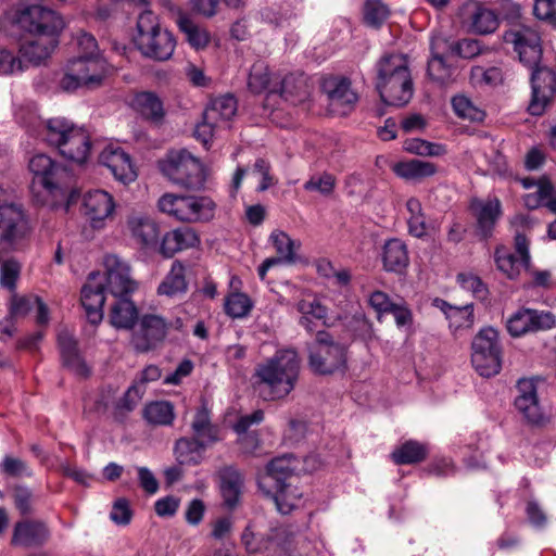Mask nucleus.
Listing matches in <instances>:
<instances>
[{"label":"nucleus","mask_w":556,"mask_h":556,"mask_svg":"<svg viewBox=\"0 0 556 556\" xmlns=\"http://www.w3.org/2000/svg\"><path fill=\"white\" fill-rule=\"evenodd\" d=\"M25 72L20 54L14 49L0 47V76L16 75Z\"/></svg>","instance_id":"obj_58"},{"label":"nucleus","mask_w":556,"mask_h":556,"mask_svg":"<svg viewBox=\"0 0 556 556\" xmlns=\"http://www.w3.org/2000/svg\"><path fill=\"white\" fill-rule=\"evenodd\" d=\"M554 193L555 190L552 182L543 177L539 184L538 191L530 192L523 197L525 205L530 210L545 206L556 214V197Z\"/></svg>","instance_id":"obj_43"},{"label":"nucleus","mask_w":556,"mask_h":556,"mask_svg":"<svg viewBox=\"0 0 556 556\" xmlns=\"http://www.w3.org/2000/svg\"><path fill=\"white\" fill-rule=\"evenodd\" d=\"M99 162L122 184H130L137 178L131 156L117 143H108L99 154Z\"/></svg>","instance_id":"obj_20"},{"label":"nucleus","mask_w":556,"mask_h":556,"mask_svg":"<svg viewBox=\"0 0 556 556\" xmlns=\"http://www.w3.org/2000/svg\"><path fill=\"white\" fill-rule=\"evenodd\" d=\"M90 148L91 143L88 132L84 128L76 126L58 150L65 159L83 164L89 157Z\"/></svg>","instance_id":"obj_28"},{"label":"nucleus","mask_w":556,"mask_h":556,"mask_svg":"<svg viewBox=\"0 0 556 556\" xmlns=\"http://www.w3.org/2000/svg\"><path fill=\"white\" fill-rule=\"evenodd\" d=\"M157 207L162 213L186 222V195L165 193L159 199Z\"/></svg>","instance_id":"obj_51"},{"label":"nucleus","mask_w":556,"mask_h":556,"mask_svg":"<svg viewBox=\"0 0 556 556\" xmlns=\"http://www.w3.org/2000/svg\"><path fill=\"white\" fill-rule=\"evenodd\" d=\"M59 45L56 39H47L41 36L24 38L17 46L20 58L25 71L31 66H40L53 53Z\"/></svg>","instance_id":"obj_22"},{"label":"nucleus","mask_w":556,"mask_h":556,"mask_svg":"<svg viewBox=\"0 0 556 556\" xmlns=\"http://www.w3.org/2000/svg\"><path fill=\"white\" fill-rule=\"evenodd\" d=\"M81 54L70 61L60 80V88L72 92L81 87L96 88L110 74L111 67L100 54L97 40L89 34H83L78 39Z\"/></svg>","instance_id":"obj_4"},{"label":"nucleus","mask_w":556,"mask_h":556,"mask_svg":"<svg viewBox=\"0 0 556 556\" xmlns=\"http://www.w3.org/2000/svg\"><path fill=\"white\" fill-rule=\"evenodd\" d=\"M58 346L62 364L65 368L81 378L90 376V367L79 353L78 342L68 331L63 330L59 332Z\"/></svg>","instance_id":"obj_25"},{"label":"nucleus","mask_w":556,"mask_h":556,"mask_svg":"<svg viewBox=\"0 0 556 556\" xmlns=\"http://www.w3.org/2000/svg\"><path fill=\"white\" fill-rule=\"evenodd\" d=\"M105 273L101 274L100 281H103L105 289L115 298L127 296L132 293L137 285L130 278V268L117 255L108 254L103 258Z\"/></svg>","instance_id":"obj_16"},{"label":"nucleus","mask_w":556,"mask_h":556,"mask_svg":"<svg viewBox=\"0 0 556 556\" xmlns=\"http://www.w3.org/2000/svg\"><path fill=\"white\" fill-rule=\"evenodd\" d=\"M194 369V363L189 358H184L179 362L174 371L167 374L163 383L166 386H179L184 379L189 377Z\"/></svg>","instance_id":"obj_64"},{"label":"nucleus","mask_w":556,"mask_h":556,"mask_svg":"<svg viewBox=\"0 0 556 556\" xmlns=\"http://www.w3.org/2000/svg\"><path fill=\"white\" fill-rule=\"evenodd\" d=\"M169 326L163 317L146 314L140 318L138 329L134 331L130 343L139 353L154 350L165 340Z\"/></svg>","instance_id":"obj_15"},{"label":"nucleus","mask_w":556,"mask_h":556,"mask_svg":"<svg viewBox=\"0 0 556 556\" xmlns=\"http://www.w3.org/2000/svg\"><path fill=\"white\" fill-rule=\"evenodd\" d=\"M277 256L266 258L258 267V276L263 280L267 270L276 264H304L306 260L300 254L299 249L301 245H277Z\"/></svg>","instance_id":"obj_46"},{"label":"nucleus","mask_w":556,"mask_h":556,"mask_svg":"<svg viewBox=\"0 0 556 556\" xmlns=\"http://www.w3.org/2000/svg\"><path fill=\"white\" fill-rule=\"evenodd\" d=\"M101 273L91 271L80 291V302L85 308L88 320L97 325L103 318V306L105 303V286L100 281Z\"/></svg>","instance_id":"obj_21"},{"label":"nucleus","mask_w":556,"mask_h":556,"mask_svg":"<svg viewBox=\"0 0 556 556\" xmlns=\"http://www.w3.org/2000/svg\"><path fill=\"white\" fill-rule=\"evenodd\" d=\"M186 222L210 220L214 216L215 204L207 197L186 195Z\"/></svg>","instance_id":"obj_47"},{"label":"nucleus","mask_w":556,"mask_h":556,"mask_svg":"<svg viewBox=\"0 0 556 556\" xmlns=\"http://www.w3.org/2000/svg\"><path fill=\"white\" fill-rule=\"evenodd\" d=\"M555 324V317L551 312L521 307L508 317L506 328L511 337L519 338L552 329Z\"/></svg>","instance_id":"obj_13"},{"label":"nucleus","mask_w":556,"mask_h":556,"mask_svg":"<svg viewBox=\"0 0 556 556\" xmlns=\"http://www.w3.org/2000/svg\"><path fill=\"white\" fill-rule=\"evenodd\" d=\"M324 89L328 94L330 106L339 114L350 112L358 101L357 92L346 78L334 77L325 81Z\"/></svg>","instance_id":"obj_26"},{"label":"nucleus","mask_w":556,"mask_h":556,"mask_svg":"<svg viewBox=\"0 0 556 556\" xmlns=\"http://www.w3.org/2000/svg\"><path fill=\"white\" fill-rule=\"evenodd\" d=\"M536 381L534 378H523L518 381L519 394L515 399V406L527 422L533 426H544L548 421V417L540 406Z\"/></svg>","instance_id":"obj_18"},{"label":"nucleus","mask_w":556,"mask_h":556,"mask_svg":"<svg viewBox=\"0 0 556 556\" xmlns=\"http://www.w3.org/2000/svg\"><path fill=\"white\" fill-rule=\"evenodd\" d=\"M460 23L480 35L494 33L500 26L498 15L478 0H465L458 9Z\"/></svg>","instance_id":"obj_14"},{"label":"nucleus","mask_w":556,"mask_h":556,"mask_svg":"<svg viewBox=\"0 0 556 556\" xmlns=\"http://www.w3.org/2000/svg\"><path fill=\"white\" fill-rule=\"evenodd\" d=\"M81 212L92 228L100 229L114 215V198L101 189L89 190L83 195Z\"/></svg>","instance_id":"obj_19"},{"label":"nucleus","mask_w":556,"mask_h":556,"mask_svg":"<svg viewBox=\"0 0 556 556\" xmlns=\"http://www.w3.org/2000/svg\"><path fill=\"white\" fill-rule=\"evenodd\" d=\"M207 446L194 438H180L175 443L174 453L180 465H198Z\"/></svg>","instance_id":"obj_40"},{"label":"nucleus","mask_w":556,"mask_h":556,"mask_svg":"<svg viewBox=\"0 0 556 556\" xmlns=\"http://www.w3.org/2000/svg\"><path fill=\"white\" fill-rule=\"evenodd\" d=\"M146 388L138 383H132L114 406V418L122 421L130 412H132L141 400Z\"/></svg>","instance_id":"obj_48"},{"label":"nucleus","mask_w":556,"mask_h":556,"mask_svg":"<svg viewBox=\"0 0 556 556\" xmlns=\"http://www.w3.org/2000/svg\"><path fill=\"white\" fill-rule=\"evenodd\" d=\"M176 23L180 31L185 34L186 40L192 48L201 50L208 45L211 40L208 31L205 28L197 25L186 14L179 13Z\"/></svg>","instance_id":"obj_45"},{"label":"nucleus","mask_w":556,"mask_h":556,"mask_svg":"<svg viewBox=\"0 0 556 556\" xmlns=\"http://www.w3.org/2000/svg\"><path fill=\"white\" fill-rule=\"evenodd\" d=\"M248 85L255 93L267 90V99L279 96L287 101L295 102L292 99L293 96H296L299 101H302L307 93L303 77H295L291 74L281 79L278 75L271 76L263 63H255L252 66Z\"/></svg>","instance_id":"obj_8"},{"label":"nucleus","mask_w":556,"mask_h":556,"mask_svg":"<svg viewBox=\"0 0 556 556\" xmlns=\"http://www.w3.org/2000/svg\"><path fill=\"white\" fill-rule=\"evenodd\" d=\"M307 352L308 366L316 375L331 376L348 370L349 348L336 341L328 331H317L315 340L307 345Z\"/></svg>","instance_id":"obj_7"},{"label":"nucleus","mask_w":556,"mask_h":556,"mask_svg":"<svg viewBox=\"0 0 556 556\" xmlns=\"http://www.w3.org/2000/svg\"><path fill=\"white\" fill-rule=\"evenodd\" d=\"M187 287L185 267L181 262L175 261L170 271L159 286L157 293L173 298L186 293Z\"/></svg>","instance_id":"obj_42"},{"label":"nucleus","mask_w":556,"mask_h":556,"mask_svg":"<svg viewBox=\"0 0 556 556\" xmlns=\"http://www.w3.org/2000/svg\"><path fill=\"white\" fill-rule=\"evenodd\" d=\"M143 419L153 426H170L175 419L174 406L168 401H153L144 405Z\"/></svg>","instance_id":"obj_44"},{"label":"nucleus","mask_w":556,"mask_h":556,"mask_svg":"<svg viewBox=\"0 0 556 556\" xmlns=\"http://www.w3.org/2000/svg\"><path fill=\"white\" fill-rule=\"evenodd\" d=\"M0 471L10 477H33L34 472L26 462L12 455H5L0 463Z\"/></svg>","instance_id":"obj_59"},{"label":"nucleus","mask_w":556,"mask_h":556,"mask_svg":"<svg viewBox=\"0 0 556 556\" xmlns=\"http://www.w3.org/2000/svg\"><path fill=\"white\" fill-rule=\"evenodd\" d=\"M446 319L453 331L471 328L475 321L473 305L454 306Z\"/></svg>","instance_id":"obj_55"},{"label":"nucleus","mask_w":556,"mask_h":556,"mask_svg":"<svg viewBox=\"0 0 556 556\" xmlns=\"http://www.w3.org/2000/svg\"><path fill=\"white\" fill-rule=\"evenodd\" d=\"M494 257L498 270L510 279L516 278L530 263L528 245H515L514 251L507 250L506 245H500L495 250Z\"/></svg>","instance_id":"obj_27"},{"label":"nucleus","mask_w":556,"mask_h":556,"mask_svg":"<svg viewBox=\"0 0 556 556\" xmlns=\"http://www.w3.org/2000/svg\"><path fill=\"white\" fill-rule=\"evenodd\" d=\"M390 10L381 0H367L364 4V21L367 25L378 27L387 21Z\"/></svg>","instance_id":"obj_56"},{"label":"nucleus","mask_w":556,"mask_h":556,"mask_svg":"<svg viewBox=\"0 0 556 556\" xmlns=\"http://www.w3.org/2000/svg\"><path fill=\"white\" fill-rule=\"evenodd\" d=\"M403 149L412 154L420 156H442L446 153V147L441 143L430 142L420 138H409L403 143Z\"/></svg>","instance_id":"obj_52"},{"label":"nucleus","mask_w":556,"mask_h":556,"mask_svg":"<svg viewBox=\"0 0 556 556\" xmlns=\"http://www.w3.org/2000/svg\"><path fill=\"white\" fill-rule=\"evenodd\" d=\"M30 224L22 207L4 203L0 207V243H13L28 239Z\"/></svg>","instance_id":"obj_17"},{"label":"nucleus","mask_w":556,"mask_h":556,"mask_svg":"<svg viewBox=\"0 0 556 556\" xmlns=\"http://www.w3.org/2000/svg\"><path fill=\"white\" fill-rule=\"evenodd\" d=\"M452 106L455 114L462 118L471 122H481L484 118V112L465 96L454 97L452 99Z\"/></svg>","instance_id":"obj_57"},{"label":"nucleus","mask_w":556,"mask_h":556,"mask_svg":"<svg viewBox=\"0 0 556 556\" xmlns=\"http://www.w3.org/2000/svg\"><path fill=\"white\" fill-rule=\"evenodd\" d=\"M502 38L504 48L533 71L528 111L531 115H542L556 96V72L548 67H538L543 53L539 31L527 25H514L504 31Z\"/></svg>","instance_id":"obj_1"},{"label":"nucleus","mask_w":556,"mask_h":556,"mask_svg":"<svg viewBox=\"0 0 556 556\" xmlns=\"http://www.w3.org/2000/svg\"><path fill=\"white\" fill-rule=\"evenodd\" d=\"M456 281L462 289L470 292L475 299L485 301L489 298V288L479 276L472 273H459Z\"/></svg>","instance_id":"obj_54"},{"label":"nucleus","mask_w":556,"mask_h":556,"mask_svg":"<svg viewBox=\"0 0 556 556\" xmlns=\"http://www.w3.org/2000/svg\"><path fill=\"white\" fill-rule=\"evenodd\" d=\"M383 267L388 271L402 274L408 266L406 245H383Z\"/></svg>","instance_id":"obj_49"},{"label":"nucleus","mask_w":556,"mask_h":556,"mask_svg":"<svg viewBox=\"0 0 556 556\" xmlns=\"http://www.w3.org/2000/svg\"><path fill=\"white\" fill-rule=\"evenodd\" d=\"M138 319V309L127 296H118L110 313L111 324L118 329H131Z\"/></svg>","instance_id":"obj_36"},{"label":"nucleus","mask_w":556,"mask_h":556,"mask_svg":"<svg viewBox=\"0 0 556 556\" xmlns=\"http://www.w3.org/2000/svg\"><path fill=\"white\" fill-rule=\"evenodd\" d=\"M75 127L71 121L64 117H53L40 123L38 136L49 146L59 149Z\"/></svg>","instance_id":"obj_33"},{"label":"nucleus","mask_w":556,"mask_h":556,"mask_svg":"<svg viewBox=\"0 0 556 556\" xmlns=\"http://www.w3.org/2000/svg\"><path fill=\"white\" fill-rule=\"evenodd\" d=\"M269 164L262 159L257 160L250 170L239 167L232 178L233 189L238 190L241 186L243 177L249 176L258 182L256 186L257 191L262 192L267 190L274 184L273 177L269 174Z\"/></svg>","instance_id":"obj_35"},{"label":"nucleus","mask_w":556,"mask_h":556,"mask_svg":"<svg viewBox=\"0 0 556 556\" xmlns=\"http://www.w3.org/2000/svg\"><path fill=\"white\" fill-rule=\"evenodd\" d=\"M296 308L301 313L299 324L308 332H313L319 323L326 324L328 309L317 298L299 301Z\"/></svg>","instance_id":"obj_34"},{"label":"nucleus","mask_w":556,"mask_h":556,"mask_svg":"<svg viewBox=\"0 0 556 556\" xmlns=\"http://www.w3.org/2000/svg\"><path fill=\"white\" fill-rule=\"evenodd\" d=\"M336 186L334 177L330 174H320L312 176L305 184L304 189L307 191L319 192L323 195H329Z\"/></svg>","instance_id":"obj_62"},{"label":"nucleus","mask_w":556,"mask_h":556,"mask_svg":"<svg viewBox=\"0 0 556 556\" xmlns=\"http://www.w3.org/2000/svg\"><path fill=\"white\" fill-rule=\"evenodd\" d=\"M21 265L14 260H7L1 265L0 283L3 288L14 291L20 277Z\"/></svg>","instance_id":"obj_63"},{"label":"nucleus","mask_w":556,"mask_h":556,"mask_svg":"<svg viewBox=\"0 0 556 556\" xmlns=\"http://www.w3.org/2000/svg\"><path fill=\"white\" fill-rule=\"evenodd\" d=\"M160 169L172 181L188 188H201L206 178L203 164L185 149L169 151L160 161Z\"/></svg>","instance_id":"obj_11"},{"label":"nucleus","mask_w":556,"mask_h":556,"mask_svg":"<svg viewBox=\"0 0 556 556\" xmlns=\"http://www.w3.org/2000/svg\"><path fill=\"white\" fill-rule=\"evenodd\" d=\"M134 43L143 56L155 61H167L176 48L174 35L161 25L159 16L150 10H144L138 16Z\"/></svg>","instance_id":"obj_6"},{"label":"nucleus","mask_w":556,"mask_h":556,"mask_svg":"<svg viewBox=\"0 0 556 556\" xmlns=\"http://www.w3.org/2000/svg\"><path fill=\"white\" fill-rule=\"evenodd\" d=\"M13 21L30 36L56 40L66 26L60 13L38 4L18 8L14 12Z\"/></svg>","instance_id":"obj_9"},{"label":"nucleus","mask_w":556,"mask_h":556,"mask_svg":"<svg viewBox=\"0 0 556 556\" xmlns=\"http://www.w3.org/2000/svg\"><path fill=\"white\" fill-rule=\"evenodd\" d=\"M220 493L224 503L228 508H233L240 498L241 488L243 484L242 477L239 471L228 467L220 471Z\"/></svg>","instance_id":"obj_38"},{"label":"nucleus","mask_w":556,"mask_h":556,"mask_svg":"<svg viewBox=\"0 0 556 556\" xmlns=\"http://www.w3.org/2000/svg\"><path fill=\"white\" fill-rule=\"evenodd\" d=\"M130 106L142 117L154 124H162L166 114L163 101L152 91L136 93L130 101Z\"/></svg>","instance_id":"obj_31"},{"label":"nucleus","mask_w":556,"mask_h":556,"mask_svg":"<svg viewBox=\"0 0 556 556\" xmlns=\"http://www.w3.org/2000/svg\"><path fill=\"white\" fill-rule=\"evenodd\" d=\"M236 112L237 100L233 96L225 94L213 99L203 113V121L195 126V139L207 148L219 131L229 127Z\"/></svg>","instance_id":"obj_12"},{"label":"nucleus","mask_w":556,"mask_h":556,"mask_svg":"<svg viewBox=\"0 0 556 556\" xmlns=\"http://www.w3.org/2000/svg\"><path fill=\"white\" fill-rule=\"evenodd\" d=\"M253 308L252 300L242 292L230 293L225 299V313L231 318H244Z\"/></svg>","instance_id":"obj_50"},{"label":"nucleus","mask_w":556,"mask_h":556,"mask_svg":"<svg viewBox=\"0 0 556 556\" xmlns=\"http://www.w3.org/2000/svg\"><path fill=\"white\" fill-rule=\"evenodd\" d=\"M38 295H17L13 294L10 301L9 315L10 319L25 317L35 307V299Z\"/></svg>","instance_id":"obj_60"},{"label":"nucleus","mask_w":556,"mask_h":556,"mask_svg":"<svg viewBox=\"0 0 556 556\" xmlns=\"http://www.w3.org/2000/svg\"><path fill=\"white\" fill-rule=\"evenodd\" d=\"M428 74L433 81L446 86L455 79L456 70L446 65L443 56L433 54L428 63Z\"/></svg>","instance_id":"obj_53"},{"label":"nucleus","mask_w":556,"mask_h":556,"mask_svg":"<svg viewBox=\"0 0 556 556\" xmlns=\"http://www.w3.org/2000/svg\"><path fill=\"white\" fill-rule=\"evenodd\" d=\"M33 174L31 191L37 202L55 210L60 206L68 208L66 173L64 168L49 155L39 153L28 163Z\"/></svg>","instance_id":"obj_5"},{"label":"nucleus","mask_w":556,"mask_h":556,"mask_svg":"<svg viewBox=\"0 0 556 556\" xmlns=\"http://www.w3.org/2000/svg\"><path fill=\"white\" fill-rule=\"evenodd\" d=\"M428 452L427 444L408 440L392 452L391 458L396 465H413L424 462Z\"/></svg>","instance_id":"obj_39"},{"label":"nucleus","mask_w":556,"mask_h":556,"mask_svg":"<svg viewBox=\"0 0 556 556\" xmlns=\"http://www.w3.org/2000/svg\"><path fill=\"white\" fill-rule=\"evenodd\" d=\"M392 169L399 177L406 180H419L437 173L433 163L416 159L399 162L392 166Z\"/></svg>","instance_id":"obj_41"},{"label":"nucleus","mask_w":556,"mask_h":556,"mask_svg":"<svg viewBox=\"0 0 556 556\" xmlns=\"http://www.w3.org/2000/svg\"><path fill=\"white\" fill-rule=\"evenodd\" d=\"M51 536L47 522L38 519H26L15 523L11 543L22 547H39Z\"/></svg>","instance_id":"obj_23"},{"label":"nucleus","mask_w":556,"mask_h":556,"mask_svg":"<svg viewBox=\"0 0 556 556\" xmlns=\"http://www.w3.org/2000/svg\"><path fill=\"white\" fill-rule=\"evenodd\" d=\"M191 429L193 438L206 446L222 440L220 430L218 426L212 422L211 413L205 405H202L197 409L191 424Z\"/></svg>","instance_id":"obj_32"},{"label":"nucleus","mask_w":556,"mask_h":556,"mask_svg":"<svg viewBox=\"0 0 556 556\" xmlns=\"http://www.w3.org/2000/svg\"><path fill=\"white\" fill-rule=\"evenodd\" d=\"M470 208L477 219L478 229L483 237H486L502 214V205L498 199H475Z\"/></svg>","instance_id":"obj_30"},{"label":"nucleus","mask_w":556,"mask_h":556,"mask_svg":"<svg viewBox=\"0 0 556 556\" xmlns=\"http://www.w3.org/2000/svg\"><path fill=\"white\" fill-rule=\"evenodd\" d=\"M292 15V12L288 8L273 5L263 7L258 11L261 21L270 25L280 26Z\"/></svg>","instance_id":"obj_61"},{"label":"nucleus","mask_w":556,"mask_h":556,"mask_svg":"<svg viewBox=\"0 0 556 556\" xmlns=\"http://www.w3.org/2000/svg\"><path fill=\"white\" fill-rule=\"evenodd\" d=\"M376 81L394 78L395 75H406L410 73L408 60L404 54L392 53L384 54L376 65Z\"/></svg>","instance_id":"obj_37"},{"label":"nucleus","mask_w":556,"mask_h":556,"mask_svg":"<svg viewBox=\"0 0 556 556\" xmlns=\"http://www.w3.org/2000/svg\"><path fill=\"white\" fill-rule=\"evenodd\" d=\"M293 456H281L271 459L264 473L260 475V490L275 502L277 510L282 515L291 514L302 505L303 493L292 483L296 470Z\"/></svg>","instance_id":"obj_3"},{"label":"nucleus","mask_w":556,"mask_h":556,"mask_svg":"<svg viewBox=\"0 0 556 556\" xmlns=\"http://www.w3.org/2000/svg\"><path fill=\"white\" fill-rule=\"evenodd\" d=\"M376 88L381 100L388 105L403 106L413 97V80L410 73L399 75L394 78L376 81Z\"/></svg>","instance_id":"obj_24"},{"label":"nucleus","mask_w":556,"mask_h":556,"mask_svg":"<svg viewBox=\"0 0 556 556\" xmlns=\"http://www.w3.org/2000/svg\"><path fill=\"white\" fill-rule=\"evenodd\" d=\"M126 231L138 243H156L160 238L157 224L147 214L132 213L126 222Z\"/></svg>","instance_id":"obj_29"},{"label":"nucleus","mask_w":556,"mask_h":556,"mask_svg":"<svg viewBox=\"0 0 556 556\" xmlns=\"http://www.w3.org/2000/svg\"><path fill=\"white\" fill-rule=\"evenodd\" d=\"M502 344L498 331L493 327L479 330L471 342V364L485 378L496 376L502 369Z\"/></svg>","instance_id":"obj_10"},{"label":"nucleus","mask_w":556,"mask_h":556,"mask_svg":"<svg viewBox=\"0 0 556 556\" xmlns=\"http://www.w3.org/2000/svg\"><path fill=\"white\" fill-rule=\"evenodd\" d=\"M300 364L295 350L277 351L271 357L256 365L252 375L254 390L264 401L285 399L295 387Z\"/></svg>","instance_id":"obj_2"}]
</instances>
